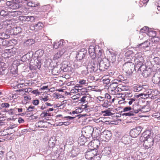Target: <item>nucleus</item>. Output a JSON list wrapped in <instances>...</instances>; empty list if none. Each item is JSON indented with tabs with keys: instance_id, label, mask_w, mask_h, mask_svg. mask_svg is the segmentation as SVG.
<instances>
[{
	"instance_id": "1",
	"label": "nucleus",
	"mask_w": 160,
	"mask_h": 160,
	"mask_svg": "<svg viewBox=\"0 0 160 160\" xmlns=\"http://www.w3.org/2000/svg\"><path fill=\"white\" fill-rule=\"evenodd\" d=\"M125 55L129 57L131 61L134 62L136 68L139 70L145 68V65L143 64L144 60L141 53H138L134 55L132 51L129 50L126 52Z\"/></svg>"
},
{
	"instance_id": "2",
	"label": "nucleus",
	"mask_w": 160,
	"mask_h": 160,
	"mask_svg": "<svg viewBox=\"0 0 160 160\" xmlns=\"http://www.w3.org/2000/svg\"><path fill=\"white\" fill-rule=\"evenodd\" d=\"M73 68L68 65L65 63L63 65L62 67H55L51 69V71L52 74L53 75L58 74L62 70L64 72H72Z\"/></svg>"
},
{
	"instance_id": "3",
	"label": "nucleus",
	"mask_w": 160,
	"mask_h": 160,
	"mask_svg": "<svg viewBox=\"0 0 160 160\" xmlns=\"http://www.w3.org/2000/svg\"><path fill=\"white\" fill-rule=\"evenodd\" d=\"M98 151L95 150H90L86 152L85 155L86 159L91 160H100L99 155L97 154Z\"/></svg>"
},
{
	"instance_id": "4",
	"label": "nucleus",
	"mask_w": 160,
	"mask_h": 160,
	"mask_svg": "<svg viewBox=\"0 0 160 160\" xmlns=\"http://www.w3.org/2000/svg\"><path fill=\"white\" fill-rule=\"evenodd\" d=\"M131 62L129 60L128 62L127 61L123 65V67L125 71L129 73L132 72L134 71H138V69L136 68L135 66V64L131 60Z\"/></svg>"
},
{
	"instance_id": "5",
	"label": "nucleus",
	"mask_w": 160,
	"mask_h": 160,
	"mask_svg": "<svg viewBox=\"0 0 160 160\" xmlns=\"http://www.w3.org/2000/svg\"><path fill=\"white\" fill-rule=\"evenodd\" d=\"M83 65H86V69H87L90 73L92 74L93 72L97 71L98 69V67L97 64H96L94 62L84 63Z\"/></svg>"
},
{
	"instance_id": "6",
	"label": "nucleus",
	"mask_w": 160,
	"mask_h": 160,
	"mask_svg": "<svg viewBox=\"0 0 160 160\" xmlns=\"http://www.w3.org/2000/svg\"><path fill=\"white\" fill-rule=\"evenodd\" d=\"M99 69L101 71H104L109 67L108 61L106 58L103 59L99 63Z\"/></svg>"
},
{
	"instance_id": "7",
	"label": "nucleus",
	"mask_w": 160,
	"mask_h": 160,
	"mask_svg": "<svg viewBox=\"0 0 160 160\" xmlns=\"http://www.w3.org/2000/svg\"><path fill=\"white\" fill-rule=\"evenodd\" d=\"M142 128L141 126H138L132 129L130 132V134L132 137H137L141 133Z\"/></svg>"
},
{
	"instance_id": "8",
	"label": "nucleus",
	"mask_w": 160,
	"mask_h": 160,
	"mask_svg": "<svg viewBox=\"0 0 160 160\" xmlns=\"http://www.w3.org/2000/svg\"><path fill=\"white\" fill-rule=\"evenodd\" d=\"M100 144V141L98 140H94L90 142L88 145L90 150H95L97 151L98 148Z\"/></svg>"
},
{
	"instance_id": "9",
	"label": "nucleus",
	"mask_w": 160,
	"mask_h": 160,
	"mask_svg": "<svg viewBox=\"0 0 160 160\" xmlns=\"http://www.w3.org/2000/svg\"><path fill=\"white\" fill-rule=\"evenodd\" d=\"M145 67V68L141 69V70L139 69L138 72H140V73H141L142 75L144 77L147 78L151 74L152 69L150 67L148 66L147 67L146 65Z\"/></svg>"
},
{
	"instance_id": "10",
	"label": "nucleus",
	"mask_w": 160,
	"mask_h": 160,
	"mask_svg": "<svg viewBox=\"0 0 160 160\" xmlns=\"http://www.w3.org/2000/svg\"><path fill=\"white\" fill-rule=\"evenodd\" d=\"M17 52V49L16 48H13L10 49H5L4 50V54L7 58H9L13 56Z\"/></svg>"
},
{
	"instance_id": "11",
	"label": "nucleus",
	"mask_w": 160,
	"mask_h": 160,
	"mask_svg": "<svg viewBox=\"0 0 160 160\" xmlns=\"http://www.w3.org/2000/svg\"><path fill=\"white\" fill-rule=\"evenodd\" d=\"M153 138L152 137L149 138L143 143L144 147L146 149H148L151 147L153 144Z\"/></svg>"
},
{
	"instance_id": "12",
	"label": "nucleus",
	"mask_w": 160,
	"mask_h": 160,
	"mask_svg": "<svg viewBox=\"0 0 160 160\" xmlns=\"http://www.w3.org/2000/svg\"><path fill=\"white\" fill-rule=\"evenodd\" d=\"M19 19L22 22H33L35 20V18L34 16H21L19 17Z\"/></svg>"
},
{
	"instance_id": "13",
	"label": "nucleus",
	"mask_w": 160,
	"mask_h": 160,
	"mask_svg": "<svg viewBox=\"0 0 160 160\" xmlns=\"http://www.w3.org/2000/svg\"><path fill=\"white\" fill-rule=\"evenodd\" d=\"M88 53L91 58L92 59H95L96 57L95 48L93 46L91 45L88 48Z\"/></svg>"
},
{
	"instance_id": "14",
	"label": "nucleus",
	"mask_w": 160,
	"mask_h": 160,
	"mask_svg": "<svg viewBox=\"0 0 160 160\" xmlns=\"http://www.w3.org/2000/svg\"><path fill=\"white\" fill-rule=\"evenodd\" d=\"M7 4L9 8L12 9H16L21 7L20 4L16 2H8Z\"/></svg>"
},
{
	"instance_id": "15",
	"label": "nucleus",
	"mask_w": 160,
	"mask_h": 160,
	"mask_svg": "<svg viewBox=\"0 0 160 160\" xmlns=\"http://www.w3.org/2000/svg\"><path fill=\"white\" fill-rule=\"evenodd\" d=\"M149 29L147 27H144L141 29L139 35V37L140 39H142L143 36H146V34Z\"/></svg>"
},
{
	"instance_id": "16",
	"label": "nucleus",
	"mask_w": 160,
	"mask_h": 160,
	"mask_svg": "<svg viewBox=\"0 0 160 160\" xmlns=\"http://www.w3.org/2000/svg\"><path fill=\"white\" fill-rule=\"evenodd\" d=\"M144 85L136 84L133 87V91L136 92L142 91L144 92L145 91V88L143 87Z\"/></svg>"
},
{
	"instance_id": "17",
	"label": "nucleus",
	"mask_w": 160,
	"mask_h": 160,
	"mask_svg": "<svg viewBox=\"0 0 160 160\" xmlns=\"http://www.w3.org/2000/svg\"><path fill=\"white\" fill-rule=\"evenodd\" d=\"M84 49H82L81 51L78 52V53L77 55L76 58L78 60H80L85 57L86 52L85 51H82Z\"/></svg>"
},
{
	"instance_id": "18",
	"label": "nucleus",
	"mask_w": 160,
	"mask_h": 160,
	"mask_svg": "<svg viewBox=\"0 0 160 160\" xmlns=\"http://www.w3.org/2000/svg\"><path fill=\"white\" fill-rule=\"evenodd\" d=\"M111 152V148L110 147H105L102 150V155L107 156L109 155Z\"/></svg>"
},
{
	"instance_id": "19",
	"label": "nucleus",
	"mask_w": 160,
	"mask_h": 160,
	"mask_svg": "<svg viewBox=\"0 0 160 160\" xmlns=\"http://www.w3.org/2000/svg\"><path fill=\"white\" fill-rule=\"evenodd\" d=\"M142 135L147 139L150 137H152V135L151 134V131L149 130L145 131L142 133Z\"/></svg>"
},
{
	"instance_id": "20",
	"label": "nucleus",
	"mask_w": 160,
	"mask_h": 160,
	"mask_svg": "<svg viewBox=\"0 0 160 160\" xmlns=\"http://www.w3.org/2000/svg\"><path fill=\"white\" fill-rule=\"evenodd\" d=\"M34 23V27L37 31L42 29L44 26V24L41 22H39L37 23Z\"/></svg>"
},
{
	"instance_id": "21",
	"label": "nucleus",
	"mask_w": 160,
	"mask_h": 160,
	"mask_svg": "<svg viewBox=\"0 0 160 160\" xmlns=\"http://www.w3.org/2000/svg\"><path fill=\"white\" fill-rule=\"evenodd\" d=\"M155 92H157V91L151 89L148 91V93L149 94V98L152 99L156 98L157 93L155 94Z\"/></svg>"
},
{
	"instance_id": "22",
	"label": "nucleus",
	"mask_w": 160,
	"mask_h": 160,
	"mask_svg": "<svg viewBox=\"0 0 160 160\" xmlns=\"http://www.w3.org/2000/svg\"><path fill=\"white\" fill-rule=\"evenodd\" d=\"M150 40H147L143 43H141L139 45V48H143L148 47L150 44Z\"/></svg>"
},
{
	"instance_id": "23",
	"label": "nucleus",
	"mask_w": 160,
	"mask_h": 160,
	"mask_svg": "<svg viewBox=\"0 0 160 160\" xmlns=\"http://www.w3.org/2000/svg\"><path fill=\"white\" fill-rule=\"evenodd\" d=\"M132 109V111L134 114L138 113L141 110V108H139V106L136 104L133 105Z\"/></svg>"
},
{
	"instance_id": "24",
	"label": "nucleus",
	"mask_w": 160,
	"mask_h": 160,
	"mask_svg": "<svg viewBox=\"0 0 160 160\" xmlns=\"http://www.w3.org/2000/svg\"><path fill=\"white\" fill-rule=\"evenodd\" d=\"M158 74H155L152 78V81L154 84H159L160 82V77L158 76Z\"/></svg>"
},
{
	"instance_id": "25",
	"label": "nucleus",
	"mask_w": 160,
	"mask_h": 160,
	"mask_svg": "<svg viewBox=\"0 0 160 160\" xmlns=\"http://www.w3.org/2000/svg\"><path fill=\"white\" fill-rule=\"evenodd\" d=\"M151 108L148 105L143 106L141 108L140 111L142 112H146L149 111L151 109Z\"/></svg>"
},
{
	"instance_id": "26",
	"label": "nucleus",
	"mask_w": 160,
	"mask_h": 160,
	"mask_svg": "<svg viewBox=\"0 0 160 160\" xmlns=\"http://www.w3.org/2000/svg\"><path fill=\"white\" fill-rule=\"evenodd\" d=\"M122 142L125 144H128L130 142V140L128 136L123 137L122 138Z\"/></svg>"
},
{
	"instance_id": "27",
	"label": "nucleus",
	"mask_w": 160,
	"mask_h": 160,
	"mask_svg": "<svg viewBox=\"0 0 160 160\" xmlns=\"http://www.w3.org/2000/svg\"><path fill=\"white\" fill-rule=\"evenodd\" d=\"M10 72L13 74H17L18 72V66L16 65H15V67L13 66H12Z\"/></svg>"
},
{
	"instance_id": "28",
	"label": "nucleus",
	"mask_w": 160,
	"mask_h": 160,
	"mask_svg": "<svg viewBox=\"0 0 160 160\" xmlns=\"http://www.w3.org/2000/svg\"><path fill=\"white\" fill-rule=\"evenodd\" d=\"M156 32L150 29L147 34V35L151 37H155L156 35Z\"/></svg>"
},
{
	"instance_id": "29",
	"label": "nucleus",
	"mask_w": 160,
	"mask_h": 160,
	"mask_svg": "<svg viewBox=\"0 0 160 160\" xmlns=\"http://www.w3.org/2000/svg\"><path fill=\"white\" fill-rule=\"evenodd\" d=\"M34 40L32 39H28L24 42V45L25 46H29L34 43Z\"/></svg>"
},
{
	"instance_id": "30",
	"label": "nucleus",
	"mask_w": 160,
	"mask_h": 160,
	"mask_svg": "<svg viewBox=\"0 0 160 160\" xmlns=\"http://www.w3.org/2000/svg\"><path fill=\"white\" fill-rule=\"evenodd\" d=\"M32 68L35 70L37 68L40 69L41 68V64L40 63H38L36 62V64L35 63L33 65H30V68Z\"/></svg>"
},
{
	"instance_id": "31",
	"label": "nucleus",
	"mask_w": 160,
	"mask_h": 160,
	"mask_svg": "<svg viewBox=\"0 0 160 160\" xmlns=\"http://www.w3.org/2000/svg\"><path fill=\"white\" fill-rule=\"evenodd\" d=\"M78 141L79 143L83 144L86 141V138L84 136L82 135L78 138Z\"/></svg>"
},
{
	"instance_id": "32",
	"label": "nucleus",
	"mask_w": 160,
	"mask_h": 160,
	"mask_svg": "<svg viewBox=\"0 0 160 160\" xmlns=\"http://www.w3.org/2000/svg\"><path fill=\"white\" fill-rule=\"evenodd\" d=\"M93 131V128L91 127H87L85 129V132H87L89 134L91 135Z\"/></svg>"
},
{
	"instance_id": "33",
	"label": "nucleus",
	"mask_w": 160,
	"mask_h": 160,
	"mask_svg": "<svg viewBox=\"0 0 160 160\" xmlns=\"http://www.w3.org/2000/svg\"><path fill=\"white\" fill-rule=\"evenodd\" d=\"M104 133L105 135V137L106 139L108 140L110 139L112 135L110 131H104Z\"/></svg>"
},
{
	"instance_id": "34",
	"label": "nucleus",
	"mask_w": 160,
	"mask_h": 160,
	"mask_svg": "<svg viewBox=\"0 0 160 160\" xmlns=\"http://www.w3.org/2000/svg\"><path fill=\"white\" fill-rule=\"evenodd\" d=\"M0 36L2 38L4 39L8 38L10 37V36L9 34L4 32L0 33Z\"/></svg>"
},
{
	"instance_id": "35",
	"label": "nucleus",
	"mask_w": 160,
	"mask_h": 160,
	"mask_svg": "<svg viewBox=\"0 0 160 160\" xmlns=\"http://www.w3.org/2000/svg\"><path fill=\"white\" fill-rule=\"evenodd\" d=\"M138 97H141V98H149V94L148 93V92L146 93H141L138 95Z\"/></svg>"
},
{
	"instance_id": "36",
	"label": "nucleus",
	"mask_w": 160,
	"mask_h": 160,
	"mask_svg": "<svg viewBox=\"0 0 160 160\" xmlns=\"http://www.w3.org/2000/svg\"><path fill=\"white\" fill-rule=\"evenodd\" d=\"M102 50H99L97 53H96V57L98 59H101L102 58Z\"/></svg>"
},
{
	"instance_id": "37",
	"label": "nucleus",
	"mask_w": 160,
	"mask_h": 160,
	"mask_svg": "<svg viewBox=\"0 0 160 160\" xmlns=\"http://www.w3.org/2000/svg\"><path fill=\"white\" fill-rule=\"evenodd\" d=\"M82 64L79 60H78L74 64V67L76 68H78L82 66Z\"/></svg>"
},
{
	"instance_id": "38",
	"label": "nucleus",
	"mask_w": 160,
	"mask_h": 160,
	"mask_svg": "<svg viewBox=\"0 0 160 160\" xmlns=\"http://www.w3.org/2000/svg\"><path fill=\"white\" fill-rule=\"evenodd\" d=\"M8 14V12L7 9H2L0 12V15L2 16H5Z\"/></svg>"
},
{
	"instance_id": "39",
	"label": "nucleus",
	"mask_w": 160,
	"mask_h": 160,
	"mask_svg": "<svg viewBox=\"0 0 160 160\" xmlns=\"http://www.w3.org/2000/svg\"><path fill=\"white\" fill-rule=\"evenodd\" d=\"M122 115L123 116L130 117L134 116L135 115V114L133 113V112L131 111L128 112L124 113L122 114Z\"/></svg>"
},
{
	"instance_id": "40",
	"label": "nucleus",
	"mask_w": 160,
	"mask_h": 160,
	"mask_svg": "<svg viewBox=\"0 0 160 160\" xmlns=\"http://www.w3.org/2000/svg\"><path fill=\"white\" fill-rule=\"evenodd\" d=\"M16 108H14L13 109H11L8 110V113L9 115H13L15 113V112L17 110Z\"/></svg>"
},
{
	"instance_id": "41",
	"label": "nucleus",
	"mask_w": 160,
	"mask_h": 160,
	"mask_svg": "<svg viewBox=\"0 0 160 160\" xmlns=\"http://www.w3.org/2000/svg\"><path fill=\"white\" fill-rule=\"evenodd\" d=\"M48 145L50 148H53L55 145V142L54 141V140L53 141L51 140H49L48 141Z\"/></svg>"
},
{
	"instance_id": "42",
	"label": "nucleus",
	"mask_w": 160,
	"mask_h": 160,
	"mask_svg": "<svg viewBox=\"0 0 160 160\" xmlns=\"http://www.w3.org/2000/svg\"><path fill=\"white\" fill-rule=\"evenodd\" d=\"M22 31L21 28L20 27H17L14 30V34H17L20 33Z\"/></svg>"
},
{
	"instance_id": "43",
	"label": "nucleus",
	"mask_w": 160,
	"mask_h": 160,
	"mask_svg": "<svg viewBox=\"0 0 160 160\" xmlns=\"http://www.w3.org/2000/svg\"><path fill=\"white\" fill-rule=\"evenodd\" d=\"M104 102L102 105V106L103 107L108 108L110 105L109 104V102L107 100H105L103 101Z\"/></svg>"
},
{
	"instance_id": "44",
	"label": "nucleus",
	"mask_w": 160,
	"mask_h": 160,
	"mask_svg": "<svg viewBox=\"0 0 160 160\" xmlns=\"http://www.w3.org/2000/svg\"><path fill=\"white\" fill-rule=\"evenodd\" d=\"M78 83L80 85H84L85 86H87L88 84V82H86V80H84L83 79L80 80H79Z\"/></svg>"
},
{
	"instance_id": "45",
	"label": "nucleus",
	"mask_w": 160,
	"mask_h": 160,
	"mask_svg": "<svg viewBox=\"0 0 160 160\" xmlns=\"http://www.w3.org/2000/svg\"><path fill=\"white\" fill-rule=\"evenodd\" d=\"M26 4L28 6L30 7H36V6L38 5L37 4H36L34 3H33L32 2H26Z\"/></svg>"
},
{
	"instance_id": "46",
	"label": "nucleus",
	"mask_w": 160,
	"mask_h": 160,
	"mask_svg": "<svg viewBox=\"0 0 160 160\" xmlns=\"http://www.w3.org/2000/svg\"><path fill=\"white\" fill-rule=\"evenodd\" d=\"M102 112L104 113V115L105 116H110L112 114V112L108 110L103 111Z\"/></svg>"
},
{
	"instance_id": "47",
	"label": "nucleus",
	"mask_w": 160,
	"mask_h": 160,
	"mask_svg": "<svg viewBox=\"0 0 160 160\" xmlns=\"http://www.w3.org/2000/svg\"><path fill=\"white\" fill-rule=\"evenodd\" d=\"M60 43L61 42H54L53 44V48L55 49H57L58 48L61 47L60 46Z\"/></svg>"
},
{
	"instance_id": "48",
	"label": "nucleus",
	"mask_w": 160,
	"mask_h": 160,
	"mask_svg": "<svg viewBox=\"0 0 160 160\" xmlns=\"http://www.w3.org/2000/svg\"><path fill=\"white\" fill-rule=\"evenodd\" d=\"M75 151L74 150H72L71 152L70 157L72 158H74L76 157L78 155V153L75 152Z\"/></svg>"
},
{
	"instance_id": "49",
	"label": "nucleus",
	"mask_w": 160,
	"mask_h": 160,
	"mask_svg": "<svg viewBox=\"0 0 160 160\" xmlns=\"http://www.w3.org/2000/svg\"><path fill=\"white\" fill-rule=\"evenodd\" d=\"M6 44V40L0 37V45L5 46Z\"/></svg>"
},
{
	"instance_id": "50",
	"label": "nucleus",
	"mask_w": 160,
	"mask_h": 160,
	"mask_svg": "<svg viewBox=\"0 0 160 160\" xmlns=\"http://www.w3.org/2000/svg\"><path fill=\"white\" fill-rule=\"evenodd\" d=\"M128 104L129 105H131L132 104L133 102L135 101L136 98H128Z\"/></svg>"
},
{
	"instance_id": "51",
	"label": "nucleus",
	"mask_w": 160,
	"mask_h": 160,
	"mask_svg": "<svg viewBox=\"0 0 160 160\" xmlns=\"http://www.w3.org/2000/svg\"><path fill=\"white\" fill-rule=\"evenodd\" d=\"M61 55L59 54V52H57L55 55H54L53 58L54 60L60 58Z\"/></svg>"
},
{
	"instance_id": "52",
	"label": "nucleus",
	"mask_w": 160,
	"mask_h": 160,
	"mask_svg": "<svg viewBox=\"0 0 160 160\" xmlns=\"http://www.w3.org/2000/svg\"><path fill=\"white\" fill-rule=\"evenodd\" d=\"M7 130H4L2 132H0V135L2 136H6L7 135H8V133L7 131Z\"/></svg>"
},
{
	"instance_id": "53",
	"label": "nucleus",
	"mask_w": 160,
	"mask_h": 160,
	"mask_svg": "<svg viewBox=\"0 0 160 160\" xmlns=\"http://www.w3.org/2000/svg\"><path fill=\"white\" fill-rule=\"evenodd\" d=\"M0 106L3 108H7L9 107L10 105L8 103H2L1 104H0Z\"/></svg>"
},
{
	"instance_id": "54",
	"label": "nucleus",
	"mask_w": 160,
	"mask_h": 160,
	"mask_svg": "<svg viewBox=\"0 0 160 160\" xmlns=\"http://www.w3.org/2000/svg\"><path fill=\"white\" fill-rule=\"evenodd\" d=\"M48 8V6L46 5H44L43 6H42L41 8V11H40L39 12H44L46 11V10Z\"/></svg>"
},
{
	"instance_id": "55",
	"label": "nucleus",
	"mask_w": 160,
	"mask_h": 160,
	"mask_svg": "<svg viewBox=\"0 0 160 160\" xmlns=\"http://www.w3.org/2000/svg\"><path fill=\"white\" fill-rule=\"evenodd\" d=\"M81 73L83 75H88L90 73L88 72V70L87 69L86 70L82 71Z\"/></svg>"
},
{
	"instance_id": "56",
	"label": "nucleus",
	"mask_w": 160,
	"mask_h": 160,
	"mask_svg": "<svg viewBox=\"0 0 160 160\" xmlns=\"http://www.w3.org/2000/svg\"><path fill=\"white\" fill-rule=\"evenodd\" d=\"M132 110V108L130 107H125L123 109V111L127 112L129 111Z\"/></svg>"
},
{
	"instance_id": "57",
	"label": "nucleus",
	"mask_w": 160,
	"mask_h": 160,
	"mask_svg": "<svg viewBox=\"0 0 160 160\" xmlns=\"http://www.w3.org/2000/svg\"><path fill=\"white\" fill-rule=\"evenodd\" d=\"M42 117H44L47 116H50L49 114L47 112H42L40 115Z\"/></svg>"
},
{
	"instance_id": "58",
	"label": "nucleus",
	"mask_w": 160,
	"mask_h": 160,
	"mask_svg": "<svg viewBox=\"0 0 160 160\" xmlns=\"http://www.w3.org/2000/svg\"><path fill=\"white\" fill-rule=\"evenodd\" d=\"M58 42H61L60 44V47L64 46L66 43L65 41L63 39H61Z\"/></svg>"
},
{
	"instance_id": "59",
	"label": "nucleus",
	"mask_w": 160,
	"mask_h": 160,
	"mask_svg": "<svg viewBox=\"0 0 160 160\" xmlns=\"http://www.w3.org/2000/svg\"><path fill=\"white\" fill-rule=\"evenodd\" d=\"M30 29V30L32 31H36V28H35V27H34V24L33 23L32 24H31L30 26L29 27Z\"/></svg>"
},
{
	"instance_id": "60",
	"label": "nucleus",
	"mask_w": 160,
	"mask_h": 160,
	"mask_svg": "<svg viewBox=\"0 0 160 160\" xmlns=\"http://www.w3.org/2000/svg\"><path fill=\"white\" fill-rule=\"evenodd\" d=\"M140 140L141 142H143V143L144 142L146 141L147 140L146 138H145L144 137H143V136L142 135L140 138Z\"/></svg>"
},
{
	"instance_id": "61",
	"label": "nucleus",
	"mask_w": 160,
	"mask_h": 160,
	"mask_svg": "<svg viewBox=\"0 0 160 160\" xmlns=\"http://www.w3.org/2000/svg\"><path fill=\"white\" fill-rule=\"evenodd\" d=\"M77 116H78V115H76L75 117H73V116L71 117V116H66V117H65L64 118H67V119H68L69 120H70L74 119L75 118H76V117H77Z\"/></svg>"
},
{
	"instance_id": "62",
	"label": "nucleus",
	"mask_w": 160,
	"mask_h": 160,
	"mask_svg": "<svg viewBox=\"0 0 160 160\" xmlns=\"http://www.w3.org/2000/svg\"><path fill=\"white\" fill-rule=\"evenodd\" d=\"M115 85L114 84H112L110 85V88H112V91H114L116 90L117 86H114Z\"/></svg>"
},
{
	"instance_id": "63",
	"label": "nucleus",
	"mask_w": 160,
	"mask_h": 160,
	"mask_svg": "<svg viewBox=\"0 0 160 160\" xmlns=\"http://www.w3.org/2000/svg\"><path fill=\"white\" fill-rule=\"evenodd\" d=\"M39 102V101L38 100H35L33 101L32 103L35 105H38Z\"/></svg>"
},
{
	"instance_id": "64",
	"label": "nucleus",
	"mask_w": 160,
	"mask_h": 160,
	"mask_svg": "<svg viewBox=\"0 0 160 160\" xmlns=\"http://www.w3.org/2000/svg\"><path fill=\"white\" fill-rule=\"evenodd\" d=\"M66 50L64 48L62 49L59 52V54H60L62 56V55L63 54V53L65 52Z\"/></svg>"
}]
</instances>
